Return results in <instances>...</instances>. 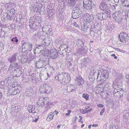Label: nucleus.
I'll return each instance as SVG.
<instances>
[{
    "label": "nucleus",
    "mask_w": 129,
    "mask_h": 129,
    "mask_svg": "<svg viewBox=\"0 0 129 129\" xmlns=\"http://www.w3.org/2000/svg\"><path fill=\"white\" fill-rule=\"evenodd\" d=\"M100 72H96L94 70H92L91 72V74H94L95 79L97 78L98 81H104L106 80L109 77V73L106 70H104L103 71H101V74H100Z\"/></svg>",
    "instance_id": "f257e3e1"
},
{
    "label": "nucleus",
    "mask_w": 129,
    "mask_h": 129,
    "mask_svg": "<svg viewBox=\"0 0 129 129\" xmlns=\"http://www.w3.org/2000/svg\"><path fill=\"white\" fill-rule=\"evenodd\" d=\"M82 6L80 5H77L73 9L72 16L74 19L78 18L82 14Z\"/></svg>",
    "instance_id": "f03ea898"
},
{
    "label": "nucleus",
    "mask_w": 129,
    "mask_h": 129,
    "mask_svg": "<svg viewBox=\"0 0 129 129\" xmlns=\"http://www.w3.org/2000/svg\"><path fill=\"white\" fill-rule=\"evenodd\" d=\"M33 45L32 43L29 42H24L22 43L21 47L20 49L22 52H26L28 53L31 50Z\"/></svg>",
    "instance_id": "7ed1b4c3"
},
{
    "label": "nucleus",
    "mask_w": 129,
    "mask_h": 129,
    "mask_svg": "<svg viewBox=\"0 0 129 129\" xmlns=\"http://www.w3.org/2000/svg\"><path fill=\"white\" fill-rule=\"evenodd\" d=\"M16 86H15L14 85H13L12 88V89L13 90H14V91L12 92V90L11 89L8 87H6L7 88L5 90H4V94H7L8 95H16L18 93V92H19L18 90V89L17 88V90H16Z\"/></svg>",
    "instance_id": "20e7f679"
},
{
    "label": "nucleus",
    "mask_w": 129,
    "mask_h": 129,
    "mask_svg": "<svg viewBox=\"0 0 129 129\" xmlns=\"http://www.w3.org/2000/svg\"><path fill=\"white\" fill-rule=\"evenodd\" d=\"M10 63L11 64L8 69V72L11 73L13 72V71H15L18 70L19 67L17 62H13Z\"/></svg>",
    "instance_id": "39448f33"
},
{
    "label": "nucleus",
    "mask_w": 129,
    "mask_h": 129,
    "mask_svg": "<svg viewBox=\"0 0 129 129\" xmlns=\"http://www.w3.org/2000/svg\"><path fill=\"white\" fill-rule=\"evenodd\" d=\"M47 64L46 61L42 59H40L36 62L35 64V67H37L38 69H40L45 67Z\"/></svg>",
    "instance_id": "423d86ee"
},
{
    "label": "nucleus",
    "mask_w": 129,
    "mask_h": 129,
    "mask_svg": "<svg viewBox=\"0 0 129 129\" xmlns=\"http://www.w3.org/2000/svg\"><path fill=\"white\" fill-rule=\"evenodd\" d=\"M106 0H102L99 5L100 8L104 12H110L108 7L106 3Z\"/></svg>",
    "instance_id": "0eeeda50"
},
{
    "label": "nucleus",
    "mask_w": 129,
    "mask_h": 129,
    "mask_svg": "<svg viewBox=\"0 0 129 129\" xmlns=\"http://www.w3.org/2000/svg\"><path fill=\"white\" fill-rule=\"evenodd\" d=\"M101 12L98 13L97 16L98 18L100 20H102L107 19L108 17L110 16V12Z\"/></svg>",
    "instance_id": "6e6552de"
},
{
    "label": "nucleus",
    "mask_w": 129,
    "mask_h": 129,
    "mask_svg": "<svg viewBox=\"0 0 129 129\" xmlns=\"http://www.w3.org/2000/svg\"><path fill=\"white\" fill-rule=\"evenodd\" d=\"M120 41L122 42H125L129 40V36L128 34L125 32H121L119 35Z\"/></svg>",
    "instance_id": "1a4fd4ad"
},
{
    "label": "nucleus",
    "mask_w": 129,
    "mask_h": 129,
    "mask_svg": "<svg viewBox=\"0 0 129 129\" xmlns=\"http://www.w3.org/2000/svg\"><path fill=\"white\" fill-rule=\"evenodd\" d=\"M92 4V2L90 0H83V6L84 9L87 10H90L92 8L93 5Z\"/></svg>",
    "instance_id": "9d476101"
},
{
    "label": "nucleus",
    "mask_w": 129,
    "mask_h": 129,
    "mask_svg": "<svg viewBox=\"0 0 129 129\" xmlns=\"http://www.w3.org/2000/svg\"><path fill=\"white\" fill-rule=\"evenodd\" d=\"M45 49V48L41 44L37 45H35V50L33 51V52L35 54L40 53L42 52L43 50Z\"/></svg>",
    "instance_id": "9b49d317"
},
{
    "label": "nucleus",
    "mask_w": 129,
    "mask_h": 129,
    "mask_svg": "<svg viewBox=\"0 0 129 129\" xmlns=\"http://www.w3.org/2000/svg\"><path fill=\"white\" fill-rule=\"evenodd\" d=\"M15 10L14 8H12L11 10H8L7 11V17L8 19H11L14 17L15 15Z\"/></svg>",
    "instance_id": "f8f14e48"
},
{
    "label": "nucleus",
    "mask_w": 129,
    "mask_h": 129,
    "mask_svg": "<svg viewBox=\"0 0 129 129\" xmlns=\"http://www.w3.org/2000/svg\"><path fill=\"white\" fill-rule=\"evenodd\" d=\"M68 75L67 73L63 72L62 74L58 75L57 76H56L55 78L56 79L59 81H61L63 80H64V79H66V77L67 78V79L69 78V76H67Z\"/></svg>",
    "instance_id": "ddd939ff"
},
{
    "label": "nucleus",
    "mask_w": 129,
    "mask_h": 129,
    "mask_svg": "<svg viewBox=\"0 0 129 129\" xmlns=\"http://www.w3.org/2000/svg\"><path fill=\"white\" fill-rule=\"evenodd\" d=\"M123 92V91L121 88H116L113 91L114 96L118 98H120L121 96V94H122Z\"/></svg>",
    "instance_id": "4468645a"
},
{
    "label": "nucleus",
    "mask_w": 129,
    "mask_h": 129,
    "mask_svg": "<svg viewBox=\"0 0 129 129\" xmlns=\"http://www.w3.org/2000/svg\"><path fill=\"white\" fill-rule=\"evenodd\" d=\"M87 47L86 46L84 47H81L77 50L76 54L77 55H83L87 52Z\"/></svg>",
    "instance_id": "2eb2a0df"
},
{
    "label": "nucleus",
    "mask_w": 129,
    "mask_h": 129,
    "mask_svg": "<svg viewBox=\"0 0 129 129\" xmlns=\"http://www.w3.org/2000/svg\"><path fill=\"white\" fill-rule=\"evenodd\" d=\"M90 61V59L89 58L83 59L81 61V63H80L81 67V68L85 67L88 65Z\"/></svg>",
    "instance_id": "dca6fc26"
},
{
    "label": "nucleus",
    "mask_w": 129,
    "mask_h": 129,
    "mask_svg": "<svg viewBox=\"0 0 129 129\" xmlns=\"http://www.w3.org/2000/svg\"><path fill=\"white\" fill-rule=\"evenodd\" d=\"M58 56V52L56 50L53 49L50 50L49 56L51 58L55 59Z\"/></svg>",
    "instance_id": "f3484780"
},
{
    "label": "nucleus",
    "mask_w": 129,
    "mask_h": 129,
    "mask_svg": "<svg viewBox=\"0 0 129 129\" xmlns=\"http://www.w3.org/2000/svg\"><path fill=\"white\" fill-rule=\"evenodd\" d=\"M42 5L41 4H39L38 5L37 7L34 8L32 10V13L33 14H36L37 13L41 14L40 11L41 9L42 6Z\"/></svg>",
    "instance_id": "a211bd4d"
},
{
    "label": "nucleus",
    "mask_w": 129,
    "mask_h": 129,
    "mask_svg": "<svg viewBox=\"0 0 129 129\" xmlns=\"http://www.w3.org/2000/svg\"><path fill=\"white\" fill-rule=\"evenodd\" d=\"M19 61L22 63H25L28 60L27 56L25 55H20L18 57Z\"/></svg>",
    "instance_id": "6ab92c4d"
},
{
    "label": "nucleus",
    "mask_w": 129,
    "mask_h": 129,
    "mask_svg": "<svg viewBox=\"0 0 129 129\" xmlns=\"http://www.w3.org/2000/svg\"><path fill=\"white\" fill-rule=\"evenodd\" d=\"M46 84H42L40 86L39 90L42 93L48 94L50 92V91L45 89Z\"/></svg>",
    "instance_id": "aec40b11"
},
{
    "label": "nucleus",
    "mask_w": 129,
    "mask_h": 129,
    "mask_svg": "<svg viewBox=\"0 0 129 129\" xmlns=\"http://www.w3.org/2000/svg\"><path fill=\"white\" fill-rule=\"evenodd\" d=\"M19 55V53H14L12 55L11 57H9L8 58V61L10 62H15L16 61L17 59L16 57L18 56Z\"/></svg>",
    "instance_id": "412c9836"
},
{
    "label": "nucleus",
    "mask_w": 129,
    "mask_h": 129,
    "mask_svg": "<svg viewBox=\"0 0 129 129\" xmlns=\"http://www.w3.org/2000/svg\"><path fill=\"white\" fill-rule=\"evenodd\" d=\"M38 24L34 22L33 23L30 22L29 23V25L30 28L35 30L36 28H38V26H39L40 25V24Z\"/></svg>",
    "instance_id": "4be33fe9"
},
{
    "label": "nucleus",
    "mask_w": 129,
    "mask_h": 129,
    "mask_svg": "<svg viewBox=\"0 0 129 129\" xmlns=\"http://www.w3.org/2000/svg\"><path fill=\"white\" fill-rule=\"evenodd\" d=\"M68 47V45L67 44H63L61 45V49H62V53L63 54H64L63 55H67V53H68V52L66 50L67 49L66 48H65V47Z\"/></svg>",
    "instance_id": "5701e85b"
},
{
    "label": "nucleus",
    "mask_w": 129,
    "mask_h": 129,
    "mask_svg": "<svg viewBox=\"0 0 129 129\" xmlns=\"http://www.w3.org/2000/svg\"><path fill=\"white\" fill-rule=\"evenodd\" d=\"M43 97H41L39 98V101L37 102L38 105V106H39L40 107H42L44 106V101L42 100V99H43Z\"/></svg>",
    "instance_id": "b1692460"
},
{
    "label": "nucleus",
    "mask_w": 129,
    "mask_h": 129,
    "mask_svg": "<svg viewBox=\"0 0 129 129\" xmlns=\"http://www.w3.org/2000/svg\"><path fill=\"white\" fill-rule=\"evenodd\" d=\"M52 41L51 38H46L43 40V42L45 43V45H48Z\"/></svg>",
    "instance_id": "393cba45"
},
{
    "label": "nucleus",
    "mask_w": 129,
    "mask_h": 129,
    "mask_svg": "<svg viewBox=\"0 0 129 129\" xmlns=\"http://www.w3.org/2000/svg\"><path fill=\"white\" fill-rule=\"evenodd\" d=\"M35 105H30L27 108V110L29 113H34L35 112Z\"/></svg>",
    "instance_id": "a878e982"
},
{
    "label": "nucleus",
    "mask_w": 129,
    "mask_h": 129,
    "mask_svg": "<svg viewBox=\"0 0 129 129\" xmlns=\"http://www.w3.org/2000/svg\"><path fill=\"white\" fill-rule=\"evenodd\" d=\"M33 22L39 24L41 23V20L38 17L35 16H34L32 18Z\"/></svg>",
    "instance_id": "bb28decb"
},
{
    "label": "nucleus",
    "mask_w": 129,
    "mask_h": 129,
    "mask_svg": "<svg viewBox=\"0 0 129 129\" xmlns=\"http://www.w3.org/2000/svg\"><path fill=\"white\" fill-rule=\"evenodd\" d=\"M54 10L51 8L48 11V15L49 17H51L54 14Z\"/></svg>",
    "instance_id": "cd10ccee"
},
{
    "label": "nucleus",
    "mask_w": 129,
    "mask_h": 129,
    "mask_svg": "<svg viewBox=\"0 0 129 129\" xmlns=\"http://www.w3.org/2000/svg\"><path fill=\"white\" fill-rule=\"evenodd\" d=\"M42 54L44 56H49V54L50 53V51L48 50L45 49H44L42 51Z\"/></svg>",
    "instance_id": "c85d7f7f"
},
{
    "label": "nucleus",
    "mask_w": 129,
    "mask_h": 129,
    "mask_svg": "<svg viewBox=\"0 0 129 129\" xmlns=\"http://www.w3.org/2000/svg\"><path fill=\"white\" fill-rule=\"evenodd\" d=\"M35 38H41L42 40H43L44 37L43 35H40V34L39 32H37L35 33Z\"/></svg>",
    "instance_id": "c756f323"
},
{
    "label": "nucleus",
    "mask_w": 129,
    "mask_h": 129,
    "mask_svg": "<svg viewBox=\"0 0 129 129\" xmlns=\"http://www.w3.org/2000/svg\"><path fill=\"white\" fill-rule=\"evenodd\" d=\"M5 86V82L3 81H0V88L5 89L6 88Z\"/></svg>",
    "instance_id": "7c9ffc66"
},
{
    "label": "nucleus",
    "mask_w": 129,
    "mask_h": 129,
    "mask_svg": "<svg viewBox=\"0 0 129 129\" xmlns=\"http://www.w3.org/2000/svg\"><path fill=\"white\" fill-rule=\"evenodd\" d=\"M54 114L53 113H50L48 115L47 118V120L49 121L52 119L54 116Z\"/></svg>",
    "instance_id": "2f4dec72"
},
{
    "label": "nucleus",
    "mask_w": 129,
    "mask_h": 129,
    "mask_svg": "<svg viewBox=\"0 0 129 129\" xmlns=\"http://www.w3.org/2000/svg\"><path fill=\"white\" fill-rule=\"evenodd\" d=\"M119 82L117 81H115L113 82V84L112 85V86L114 87V86H116L117 87L118 86H121L122 85V83H118Z\"/></svg>",
    "instance_id": "473e14b6"
},
{
    "label": "nucleus",
    "mask_w": 129,
    "mask_h": 129,
    "mask_svg": "<svg viewBox=\"0 0 129 129\" xmlns=\"http://www.w3.org/2000/svg\"><path fill=\"white\" fill-rule=\"evenodd\" d=\"M78 0H70L68 1L67 2L68 5H73Z\"/></svg>",
    "instance_id": "72a5a7b5"
},
{
    "label": "nucleus",
    "mask_w": 129,
    "mask_h": 129,
    "mask_svg": "<svg viewBox=\"0 0 129 129\" xmlns=\"http://www.w3.org/2000/svg\"><path fill=\"white\" fill-rule=\"evenodd\" d=\"M118 14H119L118 12H116L112 14V16L114 19H116V18L119 17Z\"/></svg>",
    "instance_id": "f704fd0d"
},
{
    "label": "nucleus",
    "mask_w": 129,
    "mask_h": 129,
    "mask_svg": "<svg viewBox=\"0 0 129 129\" xmlns=\"http://www.w3.org/2000/svg\"><path fill=\"white\" fill-rule=\"evenodd\" d=\"M83 31H86L88 28V26L85 24H84L81 25Z\"/></svg>",
    "instance_id": "c9c22d12"
},
{
    "label": "nucleus",
    "mask_w": 129,
    "mask_h": 129,
    "mask_svg": "<svg viewBox=\"0 0 129 129\" xmlns=\"http://www.w3.org/2000/svg\"><path fill=\"white\" fill-rule=\"evenodd\" d=\"M82 97L85 99L86 100H87L89 99V95L87 94L83 93L82 95Z\"/></svg>",
    "instance_id": "e433bc0d"
},
{
    "label": "nucleus",
    "mask_w": 129,
    "mask_h": 129,
    "mask_svg": "<svg viewBox=\"0 0 129 129\" xmlns=\"http://www.w3.org/2000/svg\"><path fill=\"white\" fill-rule=\"evenodd\" d=\"M77 84L79 85H81L84 83V80L83 79H82L79 80L77 81Z\"/></svg>",
    "instance_id": "4c0bfd02"
},
{
    "label": "nucleus",
    "mask_w": 129,
    "mask_h": 129,
    "mask_svg": "<svg viewBox=\"0 0 129 129\" xmlns=\"http://www.w3.org/2000/svg\"><path fill=\"white\" fill-rule=\"evenodd\" d=\"M77 43V45L78 44L80 46H81L82 45L84 46V43L81 40H78ZM78 46L79 45H78Z\"/></svg>",
    "instance_id": "58836bf2"
},
{
    "label": "nucleus",
    "mask_w": 129,
    "mask_h": 129,
    "mask_svg": "<svg viewBox=\"0 0 129 129\" xmlns=\"http://www.w3.org/2000/svg\"><path fill=\"white\" fill-rule=\"evenodd\" d=\"M89 79L91 80V81L94 80L95 79L94 77V75L91 74V72L90 73V75L89 76Z\"/></svg>",
    "instance_id": "ea45409f"
},
{
    "label": "nucleus",
    "mask_w": 129,
    "mask_h": 129,
    "mask_svg": "<svg viewBox=\"0 0 129 129\" xmlns=\"http://www.w3.org/2000/svg\"><path fill=\"white\" fill-rule=\"evenodd\" d=\"M116 79H117L121 80L122 79L123 77L122 75L120 74H118L116 75Z\"/></svg>",
    "instance_id": "a19ab883"
},
{
    "label": "nucleus",
    "mask_w": 129,
    "mask_h": 129,
    "mask_svg": "<svg viewBox=\"0 0 129 129\" xmlns=\"http://www.w3.org/2000/svg\"><path fill=\"white\" fill-rule=\"evenodd\" d=\"M107 4L108 5H111L113 4L114 2H116L115 0H107Z\"/></svg>",
    "instance_id": "79ce46f5"
},
{
    "label": "nucleus",
    "mask_w": 129,
    "mask_h": 129,
    "mask_svg": "<svg viewBox=\"0 0 129 129\" xmlns=\"http://www.w3.org/2000/svg\"><path fill=\"white\" fill-rule=\"evenodd\" d=\"M94 26L92 27V26H91V28L90 29V31H93V32H95L96 30V28L95 27H94Z\"/></svg>",
    "instance_id": "37998d69"
},
{
    "label": "nucleus",
    "mask_w": 129,
    "mask_h": 129,
    "mask_svg": "<svg viewBox=\"0 0 129 129\" xmlns=\"http://www.w3.org/2000/svg\"><path fill=\"white\" fill-rule=\"evenodd\" d=\"M15 106L14 104L13 105H12L10 107V109L12 111H13L14 110H15Z\"/></svg>",
    "instance_id": "c03bdc74"
},
{
    "label": "nucleus",
    "mask_w": 129,
    "mask_h": 129,
    "mask_svg": "<svg viewBox=\"0 0 129 129\" xmlns=\"http://www.w3.org/2000/svg\"><path fill=\"white\" fill-rule=\"evenodd\" d=\"M89 16V17L87 18L86 19V22L87 23V22L88 23H90L91 22V21L92 20L91 18L90 19L91 17Z\"/></svg>",
    "instance_id": "a18cd8bd"
},
{
    "label": "nucleus",
    "mask_w": 129,
    "mask_h": 129,
    "mask_svg": "<svg viewBox=\"0 0 129 129\" xmlns=\"http://www.w3.org/2000/svg\"><path fill=\"white\" fill-rule=\"evenodd\" d=\"M11 40L12 41L15 42V43H17L18 41V40L17 37L12 38L11 39Z\"/></svg>",
    "instance_id": "49530a36"
},
{
    "label": "nucleus",
    "mask_w": 129,
    "mask_h": 129,
    "mask_svg": "<svg viewBox=\"0 0 129 129\" xmlns=\"http://www.w3.org/2000/svg\"><path fill=\"white\" fill-rule=\"evenodd\" d=\"M72 25L75 27H79V25L77 23L73 21L72 24Z\"/></svg>",
    "instance_id": "de8ad7c7"
},
{
    "label": "nucleus",
    "mask_w": 129,
    "mask_h": 129,
    "mask_svg": "<svg viewBox=\"0 0 129 129\" xmlns=\"http://www.w3.org/2000/svg\"><path fill=\"white\" fill-rule=\"evenodd\" d=\"M4 49V46L2 43H0V52H1Z\"/></svg>",
    "instance_id": "09e8293b"
},
{
    "label": "nucleus",
    "mask_w": 129,
    "mask_h": 129,
    "mask_svg": "<svg viewBox=\"0 0 129 129\" xmlns=\"http://www.w3.org/2000/svg\"><path fill=\"white\" fill-rule=\"evenodd\" d=\"M116 19H115L116 21L118 23H120L121 22V18L118 17V18H117Z\"/></svg>",
    "instance_id": "8fccbe9b"
},
{
    "label": "nucleus",
    "mask_w": 129,
    "mask_h": 129,
    "mask_svg": "<svg viewBox=\"0 0 129 129\" xmlns=\"http://www.w3.org/2000/svg\"><path fill=\"white\" fill-rule=\"evenodd\" d=\"M15 74V76L16 77H18L19 76H20L21 74V72L20 71H18L17 72V74Z\"/></svg>",
    "instance_id": "3c124183"
},
{
    "label": "nucleus",
    "mask_w": 129,
    "mask_h": 129,
    "mask_svg": "<svg viewBox=\"0 0 129 129\" xmlns=\"http://www.w3.org/2000/svg\"><path fill=\"white\" fill-rule=\"evenodd\" d=\"M0 65L1 66L2 68H3L5 66V64L4 62L0 61Z\"/></svg>",
    "instance_id": "603ef678"
},
{
    "label": "nucleus",
    "mask_w": 129,
    "mask_h": 129,
    "mask_svg": "<svg viewBox=\"0 0 129 129\" xmlns=\"http://www.w3.org/2000/svg\"><path fill=\"white\" fill-rule=\"evenodd\" d=\"M44 97V98H43V99H42L43 100H45L44 101H45V100H46V105L49 102V101L48 98L47 97ZM45 101H44V102Z\"/></svg>",
    "instance_id": "864d4df0"
},
{
    "label": "nucleus",
    "mask_w": 129,
    "mask_h": 129,
    "mask_svg": "<svg viewBox=\"0 0 129 129\" xmlns=\"http://www.w3.org/2000/svg\"><path fill=\"white\" fill-rule=\"evenodd\" d=\"M108 28L110 30L111 29H113V28H114L113 25H111V24L110 25L109 24V26H108Z\"/></svg>",
    "instance_id": "5fc2aeb1"
},
{
    "label": "nucleus",
    "mask_w": 129,
    "mask_h": 129,
    "mask_svg": "<svg viewBox=\"0 0 129 129\" xmlns=\"http://www.w3.org/2000/svg\"><path fill=\"white\" fill-rule=\"evenodd\" d=\"M80 112L82 114L87 113L86 111L85 110H84L83 109L81 110H80Z\"/></svg>",
    "instance_id": "6e6d98bb"
},
{
    "label": "nucleus",
    "mask_w": 129,
    "mask_h": 129,
    "mask_svg": "<svg viewBox=\"0 0 129 129\" xmlns=\"http://www.w3.org/2000/svg\"><path fill=\"white\" fill-rule=\"evenodd\" d=\"M111 6L110 8L113 10H116L115 6L114 5H111Z\"/></svg>",
    "instance_id": "4d7b16f0"
},
{
    "label": "nucleus",
    "mask_w": 129,
    "mask_h": 129,
    "mask_svg": "<svg viewBox=\"0 0 129 129\" xmlns=\"http://www.w3.org/2000/svg\"><path fill=\"white\" fill-rule=\"evenodd\" d=\"M71 110H69L68 111V113H66V116H68L69 115L71 112Z\"/></svg>",
    "instance_id": "13d9d810"
},
{
    "label": "nucleus",
    "mask_w": 129,
    "mask_h": 129,
    "mask_svg": "<svg viewBox=\"0 0 129 129\" xmlns=\"http://www.w3.org/2000/svg\"><path fill=\"white\" fill-rule=\"evenodd\" d=\"M105 108H103L101 110L100 112V115H102L103 114V113L105 111Z\"/></svg>",
    "instance_id": "bf43d9fd"
},
{
    "label": "nucleus",
    "mask_w": 129,
    "mask_h": 129,
    "mask_svg": "<svg viewBox=\"0 0 129 129\" xmlns=\"http://www.w3.org/2000/svg\"><path fill=\"white\" fill-rule=\"evenodd\" d=\"M124 6H125L126 7H129V3L128 2H126L124 5Z\"/></svg>",
    "instance_id": "052dcab7"
},
{
    "label": "nucleus",
    "mask_w": 129,
    "mask_h": 129,
    "mask_svg": "<svg viewBox=\"0 0 129 129\" xmlns=\"http://www.w3.org/2000/svg\"><path fill=\"white\" fill-rule=\"evenodd\" d=\"M97 106L98 107H101V108H102L104 106L102 104H98L97 105Z\"/></svg>",
    "instance_id": "680f3d73"
},
{
    "label": "nucleus",
    "mask_w": 129,
    "mask_h": 129,
    "mask_svg": "<svg viewBox=\"0 0 129 129\" xmlns=\"http://www.w3.org/2000/svg\"><path fill=\"white\" fill-rule=\"evenodd\" d=\"M77 80H76V81H78V80H81L82 79H82L81 77H80V76H79L77 78Z\"/></svg>",
    "instance_id": "e2e57ef3"
},
{
    "label": "nucleus",
    "mask_w": 129,
    "mask_h": 129,
    "mask_svg": "<svg viewBox=\"0 0 129 129\" xmlns=\"http://www.w3.org/2000/svg\"><path fill=\"white\" fill-rule=\"evenodd\" d=\"M121 2H122V4L123 6L126 3V0H121Z\"/></svg>",
    "instance_id": "0e129e2a"
},
{
    "label": "nucleus",
    "mask_w": 129,
    "mask_h": 129,
    "mask_svg": "<svg viewBox=\"0 0 129 129\" xmlns=\"http://www.w3.org/2000/svg\"><path fill=\"white\" fill-rule=\"evenodd\" d=\"M111 56L114 57V58L115 59H116L117 58V57L115 56V54H112L111 55Z\"/></svg>",
    "instance_id": "69168bd1"
},
{
    "label": "nucleus",
    "mask_w": 129,
    "mask_h": 129,
    "mask_svg": "<svg viewBox=\"0 0 129 129\" xmlns=\"http://www.w3.org/2000/svg\"><path fill=\"white\" fill-rule=\"evenodd\" d=\"M72 59H73L72 58H70L68 60V62H70V64H72V63H71V62L72 61Z\"/></svg>",
    "instance_id": "338daca9"
},
{
    "label": "nucleus",
    "mask_w": 129,
    "mask_h": 129,
    "mask_svg": "<svg viewBox=\"0 0 129 129\" xmlns=\"http://www.w3.org/2000/svg\"><path fill=\"white\" fill-rule=\"evenodd\" d=\"M4 32L3 31H2L1 30L0 31V36H2V34H3V35H4Z\"/></svg>",
    "instance_id": "774afa93"
}]
</instances>
